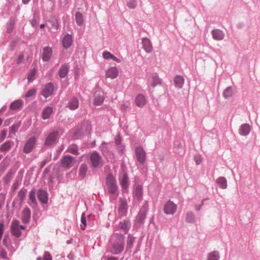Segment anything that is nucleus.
Segmentation results:
<instances>
[{"label": "nucleus", "mask_w": 260, "mask_h": 260, "mask_svg": "<svg viewBox=\"0 0 260 260\" xmlns=\"http://www.w3.org/2000/svg\"><path fill=\"white\" fill-rule=\"evenodd\" d=\"M115 183H116V180H115V178L114 177V176L111 174L108 175L107 177V179H106L107 185L108 186V185H109L110 184H113Z\"/></svg>", "instance_id": "obj_39"}, {"label": "nucleus", "mask_w": 260, "mask_h": 260, "mask_svg": "<svg viewBox=\"0 0 260 260\" xmlns=\"http://www.w3.org/2000/svg\"><path fill=\"white\" fill-rule=\"evenodd\" d=\"M20 126L19 123H16L13 124L11 127H10V131L11 133L15 134L16 132L17 131L18 128Z\"/></svg>", "instance_id": "obj_43"}, {"label": "nucleus", "mask_w": 260, "mask_h": 260, "mask_svg": "<svg viewBox=\"0 0 260 260\" xmlns=\"http://www.w3.org/2000/svg\"><path fill=\"white\" fill-rule=\"evenodd\" d=\"M142 195H143L142 186L141 185H137L135 186L134 191V197L138 201H140L142 198Z\"/></svg>", "instance_id": "obj_17"}, {"label": "nucleus", "mask_w": 260, "mask_h": 260, "mask_svg": "<svg viewBox=\"0 0 260 260\" xmlns=\"http://www.w3.org/2000/svg\"><path fill=\"white\" fill-rule=\"evenodd\" d=\"M177 205L171 201H168L164 205V211L166 214H174L177 210Z\"/></svg>", "instance_id": "obj_3"}, {"label": "nucleus", "mask_w": 260, "mask_h": 260, "mask_svg": "<svg viewBox=\"0 0 260 260\" xmlns=\"http://www.w3.org/2000/svg\"><path fill=\"white\" fill-rule=\"evenodd\" d=\"M36 22L34 20L31 21V23L33 26H35Z\"/></svg>", "instance_id": "obj_63"}, {"label": "nucleus", "mask_w": 260, "mask_h": 260, "mask_svg": "<svg viewBox=\"0 0 260 260\" xmlns=\"http://www.w3.org/2000/svg\"><path fill=\"white\" fill-rule=\"evenodd\" d=\"M146 101L145 96L142 94H138L135 100V104L139 107H144L146 104Z\"/></svg>", "instance_id": "obj_12"}, {"label": "nucleus", "mask_w": 260, "mask_h": 260, "mask_svg": "<svg viewBox=\"0 0 260 260\" xmlns=\"http://www.w3.org/2000/svg\"><path fill=\"white\" fill-rule=\"evenodd\" d=\"M30 218V210L28 208L25 207L22 211V220L23 223H27Z\"/></svg>", "instance_id": "obj_18"}, {"label": "nucleus", "mask_w": 260, "mask_h": 260, "mask_svg": "<svg viewBox=\"0 0 260 260\" xmlns=\"http://www.w3.org/2000/svg\"><path fill=\"white\" fill-rule=\"evenodd\" d=\"M44 260H52V257L48 252H45L43 257Z\"/></svg>", "instance_id": "obj_52"}, {"label": "nucleus", "mask_w": 260, "mask_h": 260, "mask_svg": "<svg viewBox=\"0 0 260 260\" xmlns=\"http://www.w3.org/2000/svg\"><path fill=\"white\" fill-rule=\"evenodd\" d=\"M38 198L39 201L44 204H46L48 202V194L46 191L39 190Z\"/></svg>", "instance_id": "obj_19"}, {"label": "nucleus", "mask_w": 260, "mask_h": 260, "mask_svg": "<svg viewBox=\"0 0 260 260\" xmlns=\"http://www.w3.org/2000/svg\"><path fill=\"white\" fill-rule=\"evenodd\" d=\"M69 67L67 64L62 65L58 72L59 76L60 78H64L67 75L69 71Z\"/></svg>", "instance_id": "obj_25"}, {"label": "nucleus", "mask_w": 260, "mask_h": 260, "mask_svg": "<svg viewBox=\"0 0 260 260\" xmlns=\"http://www.w3.org/2000/svg\"><path fill=\"white\" fill-rule=\"evenodd\" d=\"M1 256L3 258H6L7 257V252L5 250H2L1 252Z\"/></svg>", "instance_id": "obj_56"}, {"label": "nucleus", "mask_w": 260, "mask_h": 260, "mask_svg": "<svg viewBox=\"0 0 260 260\" xmlns=\"http://www.w3.org/2000/svg\"><path fill=\"white\" fill-rule=\"evenodd\" d=\"M72 37L70 35H66L62 40V45L64 48H68L72 44Z\"/></svg>", "instance_id": "obj_22"}, {"label": "nucleus", "mask_w": 260, "mask_h": 260, "mask_svg": "<svg viewBox=\"0 0 260 260\" xmlns=\"http://www.w3.org/2000/svg\"><path fill=\"white\" fill-rule=\"evenodd\" d=\"M14 22L13 21H10L7 24V31L8 33L11 32L14 27Z\"/></svg>", "instance_id": "obj_45"}, {"label": "nucleus", "mask_w": 260, "mask_h": 260, "mask_svg": "<svg viewBox=\"0 0 260 260\" xmlns=\"http://www.w3.org/2000/svg\"><path fill=\"white\" fill-rule=\"evenodd\" d=\"M81 224L80 225V228L82 230H84L86 226V218L84 213H83L81 216Z\"/></svg>", "instance_id": "obj_42"}, {"label": "nucleus", "mask_w": 260, "mask_h": 260, "mask_svg": "<svg viewBox=\"0 0 260 260\" xmlns=\"http://www.w3.org/2000/svg\"><path fill=\"white\" fill-rule=\"evenodd\" d=\"M143 48L147 53H150L152 50V45L149 39L143 38L142 40Z\"/></svg>", "instance_id": "obj_15"}, {"label": "nucleus", "mask_w": 260, "mask_h": 260, "mask_svg": "<svg viewBox=\"0 0 260 260\" xmlns=\"http://www.w3.org/2000/svg\"><path fill=\"white\" fill-rule=\"evenodd\" d=\"M90 160L92 166L94 168H98L102 166L103 165V160L99 153L93 152L91 153Z\"/></svg>", "instance_id": "obj_2"}, {"label": "nucleus", "mask_w": 260, "mask_h": 260, "mask_svg": "<svg viewBox=\"0 0 260 260\" xmlns=\"http://www.w3.org/2000/svg\"><path fill=\"white\" fill-rule=\"evenodd\" d=\"M76 21L78 25H81L83 23V17L81 13L77 12L75 15Z\"/></svg>", "instance_id": "obj_35"}, {"label": "nucleus", "mask_w": 260, "mask_h": 260, "mask_svg": "<svg viewBox=\"0 0 260 260\" xmlns=\"http://www.w3.org/2000/svg\"><path fill=\"white\" fill-rule=\"evenodd\" d=\"M54 90V86L51 83L46 84L43 89L41 94L45 98L50 96Z\"/></svg>", "instance_id": "obj_9"}, {"label": "nucleus", "mask_w": 260, "mask_h": 260, "mask_svg": "<svg viewBox=\"0 0 260 260\" xmlns=\"http://www.w3.org/2000/svg\"><path fill=\"white\" fill-rule=\"evenodd\" d=\"M74 158L70 155L63 156L61 159V165L62 167L66 168H70L72 166V163Z\"/></svg>", "instance_id": "obj_11"}, {"label": "nucleus", "mask_w": 260, "mask_h": 260, "mask_svg": "<svg viewBox=\"0 0 260 260\" xmlns=\"http://www.w3.org/2000/svg\"><path fill=\"white\" fill-rule=\"evenodd\" d=\"M13 188L15 190L17 189V187H18V184L17 183H15L13 184Z\"/></svg>", "instance_id": "obj_59"}, {"label": "nucleus", "mask_w": 260, "mask_h": 260, "mask_svg": "<svg viewBox=\"0 0 260 260\" xmlns=\"http://www.w3.org/2000/svg\"><path fill=\"white\" fill-rule=\"evenodd\" d=\"M4 231V224L3 222H2L1 223H0V239H2Z\"/></svg>", "instance_id": "obj_53"}, {"label": "nucleus", "mask_w": 260, "mask_h": 260, "mask_svg": "<svg viewBox=\"0 0 260 260\" xmlns=\"http://www.w3.org/2000/svg\"><path fill=\"white\" fill-rule=\"evenodd\" d=\"M30 0H22V2L24 4H27Z\"/></svg>", "instance_id": "obj_60"}, {"label": "nucleus", "mask_w": 260, "mask_h": 260, "mask_svg": "<svg viewBox=\"0 0 260 260\" xmlns=\"http://www.w3.org/2000/svg\"><path fill=\"white\" fill-rule=\"evenodd\" d=\"M105 98L102 92L95 93L93 99V104L95 106L101 105L104 101Z\"/></svg>", "instance_id": "obj_14"}, {"label": "nucleus", "mask_w": 260, "mask_h": 260, "mask_svg": "<svg viewBox=\"0 0 260 260\" xmlns=\"http://www.w3.org/2000/svg\"><path fill=\"white\" fill-rule=\"evenodd\" d=\"M27 193V190L25 188L21 189L18 192L17 197L19 199L20 204H22Z\"/></svg>", "instance_id": "obj_30"}, {"label": "nucleus", "mask_w": 260, "mask_h": 260, "mask_svg": "<svg viewBox=\"0 0 260 260\" xmlns=\"http://www.w3.org/2000/svg\"><path fill=\"white\" fill-rule=\"evenodd\" d=\"M24 58V55L23 54H20L17 59V63L19 64L21 63Z\"/></svg>", "instance_id": "obj_54"}, {"label": "nucleus", "mask_w": 260, "mask_h": 260, "mask_svg": "<svg viewBox=\"0 0 260 260\" xmlns=\"http://www.w3.org/2000/svg\"><path fill=\"white\" fill-rule=\"evenodd\" d=\"M134 241H135L134 238L132 237H129L128 238L127 242V247L128 248H131L133 247Z\"/></svg>", "instance_id": "obj_46"}, {"label": "nucleus", "mask_w": 260, "mask_h": 260, "mask_svg": "<svg viewBox=\"0 0 260 260\" xmlns=\"http://www.w3.org/2000/svg\"><path fill=\"white\" fill-rule=\"evenodd\" d=\"M19 229H21V230H24L25 229V226H23V225H20L19 224Z\"/></svg>", "instance_id": "obj_62"}, {"label": "nucleus", "mask_w": 260, "mask_h": 260, "mask_svg": "<svg viewBox=\"0 0 260 260\" xmlns=\"http://www.w3.org/2000/svg\"><path fill=\"white\" fill-rule=\"evenodd\" d=\"M135 154L137 160L141 164H143L146 160V152L142 147L136 148Z\"/></svg>", "instance_id": "obj_5"}, {"label": "nucleus", "mask_w": 260, "mask_h": 260, "mask_svg": "<svg viewBox=\"0 0 260 260\" xmlns=\"http://www.w3.org/2000/svg\"><path fill=\"white\" fill-rule=\"evenodd\" d=\"M109 192L112 194H116L117 192L116 183L107 186Z\"/></svg>", "instance_id": "obj_36"}, {"label": "nucleus", "mask_w": 260, "mask_h": 260, "mask_svg": "<svg viewBox=\"0 0 260 260\" xmlns=\"http://www.w3.org/2000/svg\"><path fill=\"white\" fill-rule=\"evenodd\" d=\"M103 56L104 58L106 59H112L113 60L116 61L117 62L119 63L121 62V60L117 58L114 55H113L110 52L107 51L103 52Z\"/></svg>", "instance_id": "obj_24"}, {"label": "nucleus", "mask_w": 260, "mask_h": 260, "mask_svg": "<svg viewBox=\"0 0 260 260\" xmlns=\"http://www.w3.org/2000/svg\"><path fill=\"white\" fill-rule=\"evenodd\" d=\"M52 22V27L54 29L57 30L58 27V21L56 20H55L53 21Z\"/></svg>", "instance_id": "obj_55"}, {"label": "nucleus", "mask_w": 260, "mask_h": 260, "mask_svg": "<svg viewBox=\"0 0 260 260\" xmlns=\"http://www.w3.org/2000/svg\"><path fill=\"white\" fill-rule=\"evenodd\" d=\"M219 254L218 251H214L208 254L207 260H219Z\"/></svg>", "instance_id": "obj_32"}, {"label": "nucleus", "mask_w": 260, "mask_h": 260, "mask_svg": "<svg viewBox=\"0 0 260 260\" xmlns=\"http://www.w3.org/2000/svg\"><path fill=\"white\" fill-rule=\"evenodd\" d=\"M123 247L124 236L121 235H119L117 236L116 241L114 242L113 244L112 252L115 254L120 253L123 250Z\"/></svg>", "instance_id": "obj_1"}, {"label": "nucleus", "mask_w": 260, "mask_h": 260, "mask_svg": "<svg viewBox=\"0 0 260 260\" xmlns=\"http://www.w3.org/2000/svg\"><path fill=\"white\" fill-rule=\"evenodd\" d=\"M35 74L36 71L35 70L31 71V72L29 74L27 77V79L29 81H31L33 80L34 77L35 75Z\"/></svg>", "instance_id": "obj_51"}, {"label": "nucleus", "mask_w": 260, "mask_h": 260, "mask_svg": "<svg viewBox=\"0 0 260 260\" xmlns=\"http://www.w3.org/2000/svg\"><path fill=\"white\" fill-rule=\"evenodd\" d=\"M119 227L120 228L123 230L124 231H125L126 230H127L128 229V221H126L125 220H124L122 222H120L119 223Z\"/></svg>", "instance_id": "obj_41"}, {"label": "nucleus", "mask_w": 260, "mask_h": 260, "mask_svg": "<svg viewBox=\"0 0 260 260\" xmlns=\"http://www.w3.org/2000/svg\"><path fill=\"white\" fill-rule=\"evenodd\" d=\"M250 126L248 124L242 125L239 129V133L243 136H246L249 134L250 131Z\"/></svg>", "instance_id": "obj_23"}, {"label": "nucleus", "mask_w": 260, "mask_h": 260, "mask_svg": "<svg viewBox=\"0 0 260 260\" xmlns=\"http://www.w3.org/2000/svg\"><path fill=\"white\" fill-rule=\"evenodd\" d=\"M216 182L221 188L225 189L227 187V181L224 177H221L218 178L216 180Z\"/></svg>", "instance_id": "obj_29"}, {"label": "nucleus", "mask_w": 260, "mask_h": 260, "mask_svg": "<svg viewBox=\"0 0 260 260\" xmlns=\"http://www.w3.org/2000/svg\"><path fill=\"white\" fill-rule=\"evenodd\" d=\"M6 108H7V107H6V106H4V107H3L1 109V111H5V110H6Z\"/></svg>", "instance_id": "obj_64"}, {"label": "nucleus", "mask_w": 260, "mask_h": 260, "mask_svg": "<svg viewBox=\"0 0 260 260\" xmlns=\"http://www.w3.org/2000/svg\"><path fill=\"white\" fill-rule=\"evenodd\" d=\"M119 74L118 69L116 67H111L106 72V77L112 79L116 78Z\"/></svg>", "instance_id": "obj_10"}, {"label": "nucleus", "mask_w": 260, "mask_h": 260, "mask_svg": "<svg viewBox=\"0 0 260 260\" xmlns=\"http://www.w3.org/2000/svg\"><path fill=\"white\" fill-rule=\"evenodd\" d=\"M127 6L129 8L134 9L137 6V2L136 0H129Z\"/></svg>", "instance_id": "obj_47"}, {"label": "nucleus", "mask_w": 260, "mask_h": 260, "mask_svg": "<svg viewBox=\"0 0 260 260\" xmlns=\"http://www.w3.org/2000/svg\"><path fill=\"white\" fill-rule=\"evenodd\" d=\"M10 229L13 236L16 238H19L21 236V233L19 229V222L18 221H13L11 223Z\"/></svg>", "instance_id": "obj_6"}, {"label": "nucleus", "mask_w": 260, "mask_h": 260, "mask_svg": "<svg viewBox=\"0 0 260 260\" xmlns=\"http://www.w3.org/2000/svg\"><path fill=\"white\" fill-rule=\"evenodd\" d=\"M36 141V138L35 137H30L24 145L23 152L25 153H30L35 147Z\"/></svg>", "instance_id": "obj_4"}, {"label": "nucleus", "mask_w": 260, "mask_h": 260, "mask_svg": "<svg viewBox=\"0 0 260 260\" xmlns=\"http://www.w3.org/2000/svg\"><path fill=\"white\" fill-rule=\"evenodd\" d=\"M53 112V109L52 107H47L45 108L43 111L42 118L44 119H47L49 118L50 115Z\"/></svg>", "instance_id": "obj_27"}, {"label": "nucleus", "mask_w": 260, "mask_h": 260, "mask_svg": "<svg viewBox=\"0 0 260 260\" xmlns=\"http://www.w3.org/2000/svg\"><path fill=\"white\" fill-rule=\"evenodd\" d=\"M36 192L35 190H31L29 193V200L31 201V203L29 204L31 206L32 205H36L37 204V201L36 199Z\"/></svg>", "instance_id": "obj_33"}, {"label": "nucleus", "mask_w": 260, "mask_h": 260, "mask_svg": "<svg viewBox=\"0 0 260 260\" xmlns=\"http://www.w3.org/2000/svg\"><path fill=\"white\" fill-rule=\"evenodd\" d=\"M58 136V133L57 132H54L49 134L46 139L45 142V145H52L55 144L56 142Z\"/></svg>", "instance_id": "obj_8"}, {"label": "nucleus", "mask_w": 260, "mask_h": 260, "mask_svg": "<svg viewBox=\"0 0 260 260\" xmlns=\"http://www.w3.org/2000/svg\"><path fill=\"white\" fill-rule=\"evenodd\" d=\"M87 170V166L85 164L81 165L79 169V175L83 178L85 176Z\"/></svg>", "instance_id": "obj_37"}, {"label": "nucleus", "mask_w": 260, "mask_h": 260, "mask_svg": "<svg viewBox=\"0 0 260 260\" xmlns=\"http://www.w3.org/2000/svg\"><path fill=\"white\" fill-rule=\"evenodd\" d=\"M146 210L145 209L141 210L139 212V213L136 218L137 221L139 223H143L145 217H146Z\"/></svg>", "instance_id": "obj_28"}, {"label": "nucleus", "mask_w": 260, "mask_h": 260, "mask_svg": "<svg viewBox=\"0 0 260 260\" xmlns=\"http://www.w3.org/2000/svg\"><path fill=\"white\" fill-rule=\"evenodd\" d=\"M108 260H118L117 258L116 257H110L108 259Z\"/></svg>", "instance_id": "obj_61"}, {"label": "nucleus", "mask_w": 260, "mask_h": 260, "mask_svg": "<svg viewBox=\"0 0 260 260\" xmlns=\"http://www.w3.org/2000/svg\"><path fill=\"white\" fill-rule=\"evenodd\" d=\"M120 183L123 188L126 189L128 188L129 182L128 176L126 173H123L120 177Z\"/></svg>", "instance_id": "obj_20"}, {"label": "nucleus", "mask_w": 260, "mask_h": 260, "mask_svg": "<svg viewBox=\"0 0 260 260\" xmlns=\"http://www.w3.org/2000/svg\"><path fill=\"white\" fill-rule=\"evenodd\" d=\"M160 83V80L157 77H154L152 78V81L150 83V85L152 87H155L157 85Z\"/></svg>", "instance_id": "obj_44"}, {"label": "nucleus", "mask_w": 260, "mask_h": 260, "mask_svg": "<svg viewBox=\"0 0 260 260\" xmlns=\"http://www.w3.org/2000/svg\"><path fill=\"white\" fill-rule=\"evenodd\" d=\"M11 147V143L9 141H7L2 145L0 148V150L1 151H7L10 149Z\"/></svg>", "instance_id": "obj_40"}, {"label": "nucleus", "mask_w": 260, "mask_h": 260, "mask_svg": "<svg viewBox=\"0 0 260 260\" xmlns=\"http://www.w3.org/2000/svg\"><path fill=\"white\" fill-rule=\"evenodd\" d=\"M234 91L232 87H228L223 91V96L225 99L231 97L233 94Z\"/></svg>", "instance_id": "obj_34"}, {"label": "nucleus", "mask_w": 260, "mask_h": 260, "mask_svg": "<svg viewBox=\"0 0 260 260\" xmlns=\"http://www.w3.org/2000/svg\"><path fill=\"white\" fill-rule=\"evenodd\" d=\"M194 161L197 165H199L202 162V158L201 155H197L194 157Z\"/></svg>", "instance_id": "obj_50"}, {"label": "nucleus", "mask_w": 260, "mask_h": 260, "mask_svg": "<svg viewBox=\"0 0 260 260\" xmlns=\"http://www.w3.org/2000/svg\"><path fill=\"white\" fill-rule=\"evenodd\" d=\"M194 215L192 213H188L186 215V220L188 222H192L194 220Z\"/></svg>", "instance_id": "obj_49"}, {"label": "nucleus", "mask_w": 260, "mask_h": 260, "mask_svg": "<svg viewBox=\"0 0 260 260\" xmlns=\"http://www.w3.org/2000/svg\"><path fill=\"white\" fill-rule=\"evenodd\" d=\"M36 92V90L35 89H31L28 90L26 93L25 94L26 98L31 97L35 94Z\"/></svg>", "instance_id": "obj_48"}, {"label": "nucleus", "mask_w": 260, "mask_h": 260, "mask_svg": "<svg viewBox=\"0 0 260 260\" xmlns=\"http://www.w3.org/2000/svg\"><path fill=\"white\" fill-rule=\"evenodd\" d=\"M79 107L78 100L76 98H72L70 99L68 104V107L71 110H74Z\"/></svg>", "instance_id": "obj_21"}, {"label": "nucleus", "mask_w": 260, "mask_h": 260, "mask_svg": "<svg viewBox=\"0 0 260 260\" xmlns=\"http://www.w3.org/2000/svg\"><path fill=\"white\" fill-rule=\"evenodd\" d=\"M184 78L181 76H177L174 79V83L176 87L181 88L184 84Z\"/></svg>", "instance_id": "obj_26"}, {"label": "nucleus", "mask_w": 260, "mask_h": 260, "mask_svg": "<svg viewBox=\"0 0 260 260\" xmlns=\"http://www.w3.org/2000/svg\"><path fill=\"white\" fill-rule=\"evenodd\" d=\"M7 237H5V238L3 240V244L6 246H7L8 245H7Z\"/></svg>", "instance_id": "obj_58"}, {"label": "nucleus", "mask_w": 260, "mask_h": 260, "mask_svg": "<svg viewBox=\"0 0 260 260\" xmlns=\"http://www.w3.org/2000/svg\"><path fill=\"white\" fill-rule=\"evenodd\" d=\"M121 108L122 110H125L128 108V105L125 104H123L121 105Z\"/></svg>", "instance_id": "obj_57"}, {"label": "nucleus", "mask_w": 260, "mask_h": 260, "mask_svg": "<svg viewBox=\"0 0 260 260\" xmlns=\"http://www.w3.org/2000/svg\"><path fill=\"white\" fill-rule=\"evenodd\" d=\"M23 102L21 100H16L12 102L10 106V108L12 110H16L22 106Z\"/></svg>", "instance_id": "obj_31"}, {"label": "nucleus", "mask_w": 260, "mask_h": 260, "mask_svg": "<svg viewBox=\"0 0 260 260\" xmlns=\"http://www.w3.org/2000/svg\"><path fill=\"white\" fill-rule=\"evenodd\" d=\"M213 38L217 41H220L224 39L225 34L220 29H214L212 31Z\"/></svg>", "instance_id": "obj_16"}, {"label": "nucleus", "mask_w": 260, "mask_h": 260, "mask_svg": "<svg viewBox=\"0 0 260 260\" xmlns=\"http://www.w3.org/2000/svg\"><path fill=\"white\" fill-rule=\"evenodd\" d=\"M52 53V49L49 47H46L43 49L42 59L44 61H48Z\"/></svg>", "instance_id": "obj_13"}, {"label": "nucleus", "mask_w": 260, "mask_h": 260, "mask_svg": "<svg viewBox=\"0 0 260 260\" xmlns=\"http://www.w3.org/2000/svg\"><path fill=\"white\" fill-rule=\"evenodd\" d=\"M119 202L118 212L120 216H124L126 215L127 211V202L125 199H120Z\"/></svg>", "instance_id": "obj_7"}, {"label": "nucleus", "mask_w": 260, "mask_h": 260, "mask_svg": "<svg viewBox=\"0 0 260 260\" xmlns=\"http://www.w3.org/2000/svg\"><path fill=\"white\" fill-rule=\"evenodd\" d=\"M67 151L75 155L78 154V147L76 145L70 146L67 149Z\"/></svg>", "instance_id": "obj_38"}]
</instances>
